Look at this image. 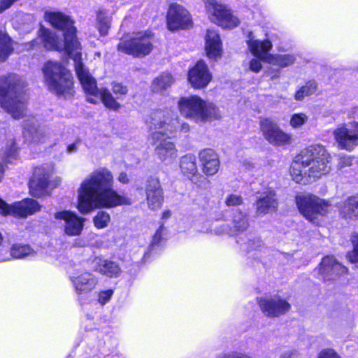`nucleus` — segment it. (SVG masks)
<instances>
[{
  "instance_id": "f257e3e1",
  "label": "nucleus",
  "mask_w": 358,
  "mask_h": 358,
  "mask_svg": "<svg viewBox=\"0 0 358 358\" xmlns=\"http://www.w3.org/2000/svg\"><path fill=\"white\" fill-rule=\"evenodd\" d=\"M45 19L52 27L63 31L64 41L59 40L50 30L42 28L39 31V38L24 44V50H29L34 48L38 41L42 42L43 46L48 50L58 51L64 50L74 62L76 73L86 94L87 101L93 104H97L101 101L106 108L117 110L120 108V104L108 90L97 87L96 80L81 62V46L76 37V29L73 26V21L69 16L59 12H46Z\"/></svg>"
},
{
  "instance_id": "f03ea898",
  "label": "nucleus",
  "mask_w": 358,
  "mask_h": 358,
  "mask_svg": "<svg viewBox=\"0 0 358 358\" xmlns=\"http://www.w3.org/2000/svg\"><path fill=\"white\" fill-rule=\"evenodd\" d=\"M114 182L113 175L107 168L100 167L91 172L77 190L80 213L88 214L96 209L131 205V199L119 194L114 189Z\"/></svg>"
},
{
  "instance_id": "7ed1b4c3",
  "label": "nucleus",
  "mask_w": 358,
  "mask_h": 358,
  "mask_svg": "<svg viewBox=\"0 0 358 358\" xmlns=\"http://www.w3.org/2000/svg\"><path fill=\"white\" fill-rule=\"evenodd\" d=\"M331 169V156L321 145H313L297 155L290 166V175L297 183L305 184L308 178H319Z\"/></svg>"
},
{
  "instance_id": "20e7f679",
  "label": "nucleus",
  "mask_w": 358,
  "mask_h": 358,
  "mask_svg": "<svg viewBox=\"0 0 358 358\" xmlns=\"http://www.w3.org/2000/svg\"><path fill=\"white\" fill-rule=\"evenodd\" d=\"M25 87V82L17 75L0 78L1 106L15 119L22 117L26 111Z\"/></svg>"
},
{
  "instance_id": "39448f33",
  "label": "nucleus",
  "mask_w": 358,
  "mask_h": 358,
  "mask_svg": "<svg viewBox=\"0 0 358 358\" xmlns=\"http://www.w3.org/2000/svg\"><path fill=\"white\" fill-rule=\"evenodd\" d=\"M180 113L196 123H203L221 117L219 108L212 102L196 95L182 97L178 101Z\"/></svg>"
},
{
  "instance_id": "423d86ee",
  "label": "nucleus",
  "mask_w": 358,
  "mask_h": 358,
  "mask_svg": "<svg viewBox=\"0 0 358 358\" xmlns=\"http://www.w3.org/2000/svg\"><path fill=\"white\" fill-rule=\"evenodd\" d=\"M43 72L49 90L64 98L71 97L74 94L71 73L59 63L48 62Z\"/></svg>"
},
{
  "instance_id": "0eeeda50",
  "label": "nucleus",
  "mask_w": 358,
  "mask_h": 358,
  "mask_svg": "<svg viewBox=\"0 0 358 358\" xmlns=\"http://www.w3.org/2000/svg\"><path fill=\"white\" fill-rule=\"evenodd\" d=\"M147 123L153 131L154 139L158 140L159 133H163L166 138L176 136L177 131L187 133L189 126L187 123L180 124L178 115L171 109L159 110L152 113Z\"/></svg>"
},
{
  "instance_id": "6e6552de",
  "label": "nucleus",
  "mask_w": 358,
  "mask_h": 358,
  "mask_svg": "<svg viewBox=\"0 0 358 358\" xmlns=\"http://www.w3.org/2000/svg\"><path fill=\"white\" fill-rule=\"evenodd\" d=\"M246 42L249 51L253 55L264 59L271 65L285 68L293 64L296 60V56L292 54L268 55L273 47L272 43L268 39H257L252 33L249 34Z\"/></svg>"
},
{
  "instance_id": "1a4fd4ad",
  "label": "nucleus",
  "mask_w": 358,
  "mask_h": 358,
  "mask_svg": "<svg viewBox=\"0 0 358 358\" xmlns=\"http://www.w3.org/2000/svg\"><path fill=\"white\" fill-rule=\"evenodd\" d=\"M296 203L299 212L313 223H317L320 217L326 215L333 208L330 201L311 194L297 195Z\"/></svg>"
},
{
  "instance_id": "9d476101",
  "label": "nucleus",
  "mask_w": 358,
  "mask_h": 358,
  "mask_svg": "<svg viewBox=\"0 0 358 358\" xmlns=\"http://www.w3.org/2000/svg\"><path fill=\"white\" fill-rule=\"evenodd\" d=\"M53 174L54 167L51 164L36 167L29 183L30 194L37 197L49 194L61 182V178L53 177Z\"/></svg>"
},
{
  "instance_id": "9b49d317",
  "label": "nucleus",
  "mask_w": 358,
  "mask_h": 358,
  "mask_svg": "<svg viewBox=\"0 0 358 358\" xmlns=\"http://www.w3.org/2000/svg\"><path fill=\"white\" fill-rule=\"evenodd\" d=\"M152 34L150 31L134 32L128 39L120 41L117 45L118 51L136 57L149 55L152 50Z\"/></svg>"
},
{
  "instance_id": "f8f14e48",
  "label": "nucleus",
  "mask_w": 358,
  "mask_h": 358,
  "mask_svg": "<svg viewBox=\"0 0 358 358\" xmlns=\"http://www.w3.org/2000/svg\"><path fill=\"white\" fill-rule=\"evenodd\" d=\"M205 9L211 22L224 29H234L240 20L225 5L216 0H205Z\"/></svg>"
},
{
  "instance_id": "ddd939ff",
  "label": "nucleus",
  "mask_w": 358,
  "mask_h": 358,
  "mask_svg": "<svg viewBox=\"0 0 358 358\" xmlns=\"http://www.w3.org/2000/svg\"><path fill=\"white\" fill-rule=\"evenodd\" d=\"M55 224L60 228L64 234L69 236H78L84 229L85 219L76 212L61 210L53 215Z\"/></svg>"
},
{
  "instance_id": "4468645a",
  "label": "nucleus",
  "mask_w": 358,
  "mask_h": 358,
  "mask_svg": "<svg viewBox=\"0 0 358 358\" xmlns=\"http://www.w3.org/2000/svg\"><path fill=\"white\" fill-rule=\"evenodd\" d=\"M333 134L341 149L352 151L358 145V122L341 124L334 131Z\"/></svg>"
},
{
  "instance_id": "2eb2a0df",
  "label": "nucleus",
  "mask_w": 358,
  "mask_h": 358,
  "mask_svg": "<svg viewBox=\"0 0 358 358\" xmlns=\"http://www.w3.org/2000/svg\"><path fill=\"white\" fill-rule=\"evenodd\" d=\"M41 206L35 200L26 199L9 206L0 199V214L14 217H27L40 211Z\"/></svg>"
},
{
  "instance_id": "dca6fc26",
  "label": "nucleus",
  "mask_w": 358,
  "mask_h": 358,
  "mask_svg": "<svg viewBox=\"0 0 358 358\" xmlns=\"http://www.w3.org/2000/svg\"><path fill=\"white\" fill-rule=\"evenodd\" d=\"M259 125L264 137L269 143L282 146L291 143L292 136L280 129L273 120L263 118L260 120Z\"/></svg>"
},
{
  "instance_id": "f3484780",
  "label": "nucleus",
  "mask_w": 358,
  "mask_h": 358,
  "mask_svg": "<svg viewBox=\"0 0 358 358\" xmlns=\"http://www.w3.org/2000/svg\"><path fill=\"white\" fill-rule=\"evenodd\" d=\"M258 304L262 313L270 317L285 315L291 308L290 304L278 295L261 298L258 300Z\"/></svg>"
},
{
  "instance_id": "a211bd4d",
  "label": "nucleus",
  "mask_w": 358,
  "mask_h": 358,
  "mask_svg": "<svg viewBox=\"0 0 358 358\" xmlns=\"http://www.w3.org/2000/svg\"><path fill=\"white\" fill-rule=\"evenodd\" d=\"M192 24V18L188 10L178 3L170 5L167 13V27L169 30L185 29Z\"/></svg>"
},
{
  "instance_id": "6ab92c4d",
  "label": "nucleus",
  "mask_w": 358,
  "mask_h": 358,
  "mask_svg": "<svg viewBox=\"0 0 358 358\" xmlns=\"http://www.w3.org/2000/svg\"><path fill=\"white\" fill-rule=\"evenodd\" d=\"M166 137L163 133H159L158 140L154 139L153 132L152 133V139L153 143L156 144L155 153L157 158L165 164H171L177 157L178 150L175 144L164 139Z\"/></svg>"
},
{
  "instance_id": "aec40b11",
  "label": "nucleus",
  "mask_w": 358,
  "mask_h": 358,
  "mask_svg": "<svg viewBox=\"0 0 358 358\" xmlns=\"http://www.w3.org/2000/svg\"><path fill=\"white\" fill-rule=\"evenodd\" d=\"M212 79L206 64L203 61H199L192 69L189 70L188 81L192 87L201 89L206 87Z\"/></svg>"
},
{
  "instance_id": "412c9836",
  "label": "nucleus",
  "mask_w": 358,
  "mask_h": 358,
  "mask_svg": "<svg viewBox=\"0 0 358 358\" xmlns=\"http://www.w3.org/2000/svg\"><path fill=\"white\" fill-rule=\"evenodd\" d=\"M23 135L28 141L43 144L49 139L50 132L48 128L40 127L34 120H31L25 122Z\"/></svg>"
},
{
  "instance_id": "4be33fe9",
  "label": "nucleus",
  "mask_w": 358,
  "mask_h": 358,
  "mask_svg": "<svg viewBox=\"0 0 358 358\" xmlns=\"http://www.w3.org/2000/svg\"><path fill=\"white\" fill-rule=\"evenodd\" d=\"M346 272L347 268L332 256L324 257L319 266V274L324 280H333Z\"/></svg>"
},
{
  "instance_id": "5701e85b",
  "label": "nucleus",
  "mask_w": 358,
  "mask_h": 358,
  "mask_svg": "<svg viewBox=\"0 0 358 358\" xmlns=\"http://www.w3.org/2000/svg\"><path fill=\"white\" fill-rule=\"evenodd\" d=\"M145 190L149 208L153 210L160 208L164 201V196L159 180L155 178H150Z\"/></svg>"
},
{
  "instance_id": "b1692460",
  "label": "nucleus",
  "mask_w": 358,
  "mask_h": 358,
  "mask_svg": "<svg viewBox=\"0 0 358 358\" xmlns=\"http://www.w3.org/2000/svg\"><path fill=\"white\" fill-rule=\"evenodd\" d=\"M71 281L77 294H86L95 288L98 278L90 272H78L71 277Z\"/></svg>"
},
{
  "instance_id": "393cba45",
  "label": "nucleus",
  "mask_w": 358,
  "mask_h": 358,
  "mask_svg": "<svg viewBox=\"0 0 358 358\" xmlns=\"http://www.w3.org/2000/svg\"><path fill=\"white\" fill-rule=\"evenodd\" d=\"M203 172L208 176H214L220 168V160L217 154L212 149L207 148L199 154Z\"/></svg>"
},
{
  "instance_id": "a878e982",
  "label": "nucleus",
  "mask_w": 358,
  "mask_h": 358,
  "mask_svg": "<svg viewBox=\"0 0 358 358\" xmlns=\"http://www.w3.org/2000/svg\"><path fill=\"white\" fill-rule=\"evenodd\" d=\"M205 50L208 58L217 59L222 55V41L219 34L213 29H208L205 37Z\"/></svg>"
},
{
  "instance_id": "bb28decb",
  "label": "nucleus",
  "mask_w": 358,
  "mask_h": 358,
  "mask_svg": "<svg viewBox=\"0 0 358 358\" xmlns=\"http://www.w3.org/2000/svg\"><path fill=\"white\" fill-rule=\"evenodd\" d=\"M92 267L95 271L110 278L118 277L122 271L117 263L100 257L94 259Z\"/></svg>"
},
{
  "instance_id": "cd10ccee",
  "label": "nucleus",
  "mask_w": 358,
  "mask_h": 358,
  "mask_svg": "<svg viewBox=\"0 0 358 358\" xmlns=\"http://www.w3.org/2000/svg\"><path fill=\"white\" fill-rule=\"evenodd\" d=\"M257 213L264 215L275 210L278 206V201L274 190L268 189L264 192L256 203Z\"/></svg>"
},
{
  "instance_id": "c85d7f7f",
  "label": "nucleus",
  "mask_w": 358,
  "mask_h": 358,
  "mask_svg": "<svg viewBox=\"0 0 358 358\" xmlns=\"http://www.w3.org/2000/svg\"><path fill=\"white\" fill-rule=\"evenodd\" d=\"M232 227L230 229H222L220 232H226L231 236L243 235V233L248 227V218L245 213L241 211H235L233 215Z\"/></svg>"
},
{
  "instance_id": "c756f323",
  "label": "nucleus",
  "mask_w": 358,
  "mask_h": 358,
  "mask_svg": "<svg viewBox=\"0 0 358 358\" xmlns=\"http://www.w3.org/2000/svg\"><path fill=\"white\" fill-rule=\"evenodd\" d=\"M180 168L184 176L193 180L197 173L196 159L193 155H186L180 158Z\"/></svg>"
},
{
  "instance_id": "7c9ffc66",
  "label": "nucleus",
  "mask_w": 358,
  "mask_h": 358,
  "mask_svg": "<svg viewBox=\"0 0 358 358\" xmlns=\"http://www.w3.org/2000/svg\"><path fill=\"white\" fill-rule=\"evenodd\" d=\"M2 159L8 164H13L18 159V148L13 140L6 142L1 152Z\"/></svg>"
},
{
  "instance_id": "2f4dec72",
  "label": "nucleus",
  "mask_w": 358,
  "mask_h": 358,
  "mask_svg": "<svg viewBox=\"0 0 358 358\" xmlns=\"http://www.w3.org/2000/svg\"><path fill=\"white\" fill-rule=\"evenodd\" d=\"M173 78L169 73H163L156 78L152 84L155 92L162 93L173 83Z\"/></svg>"
},
{
  "instance_id": "473e14b6",
  "label": "nucleus",
  "mask_w": 358,
  "mask_h": 358,
  "mask_svg": "<svg viewBox=\"0 0 358 358\" xmlns=\"http://www.w3.org/2000/svg\"><path fill=\"white\" fill-rule=\"evenodd\" d=\"M341 213L345 217H355L358 220V196L346 199L341 208Z\"/></svg>"
},
{
  "instance_id": "72a5a7b5",
  "label": "nucleus",
  "mask_w": 358,
  "mask_h": 358,
  "mask_svg": "<svg viewBox=\"0 0 358 358\" xmlns=\"http://www.w3.org/2000/svg\"><path fill=\"white\" fill-rule=\"evenodd\" d=\"M36 252L28 245L14 244L10 249V255L15 259L33 257Z\"/></svg>"
},
{
  "instance_id": "f704fd0d",
  "label": "nucleus",
  "mask_w": 358,
  "mask_h": 358,
  "mask_svg": "<svg viewBox=\"0 0 358 358\" xmlns=\"http://www.w3.org/2000/svg\"><path fill=\"white\" fill-rule=\"evenodd\" d=\"M13 49L10 37L4 33L0 32V62L5 61L8 57Z\"/></svg>"
},
{
  "instance_id": "c9c22d12",
  "label": "nucleus",
  "mask_w": 358,
  "mask_h": 358,
  "mask_svg": "<svg viewBox=\"0 0 358 358\" xmlns=\"http://www.w3.org/2000/svg\"><path fill=\"white\" fill-rule=\"evenodd\" d=\"M317 90V83L314 80H310L305 85L301 87L295 93L294 99L296 101H302L306 96L314 94Z\"/></svg>"
},
{
  "instance_id": "e433bc0d",
  "label": "nucleus",
  "mask_w": 358,
  "mask_h": 358,
  "mask_svg": "<svg viewBox=\"0 0 358 358\" xmlns=\"http://www.w3.org/2000/svg\"><path fill=\"white\" fill-rule=\"evenodd\" d=\"M110 221V215L106 211H99L93 218V223L96 228L101 229L108 227Z\"/></svg>"
},
{
  "instance_id": "4c0bfd02",
  "label": "nucleus",
  "mask_w": 358,
  "mask_h": 358,
  "mask_svg": "<svg viewBox=\"0 0 358 358\" xmlns=\"http://www.w3.org/2000/svg\"><path fill=\"white\" fill-rule=\"evenodd\" d=\"M352 250L348 252L347 257L352 263H358V233H353L350 237Z\"/></svg>"
},
{
  "instance_id": "58836bf2",
  "label": "nucleus",
  "mask_w": 358,
  "mask_h": 358,
  "mask_svg": "<svg viewBox=\"0 0 358 358\" xmlns=\"http://www.w3.org/2000/svg\"><path fill=\"white\" fill-rule=\"evenodd\" d=\"M242 237H239L237 240V243L241 245L242 250L250 252L252 250H258L263 245V243L259 238L257 239H248L247 243H243Z\"/></svg>"
},
{
  "instance_id": "ea45409f",
  "label": "nucleus",
  "mask_w": 358,
  "mask_h": 358,
  "mask_svg": "<svg viewBox=\"0 0 358 358\" xmlns=\"http://www.w3.org/2000/svg\"><path fill=\"white\" fill-rule=\"evenodd\" d=\"M308 120V116L304 113L294 114L289 121L290 126L294 129L301 127Z\"/></svg>"
},
{
  "instance_id": "a19ab883",
  "label": "nucleus",
  "mask_w": 358,
  "mask_h": 358,
  "mask_svg": "<svg viewBox=\"0 0 358 358\" xmlns=\"http://www.w3.org/2000/svg\"><path fill=\"white\" fill-rule=\"evenodd\" d=\"M98 20V29L101 35H106L108 33V30L110 27V20L108 17H105L101 13H99L97 16Z\"/></svg>"
},
{
  "instance_id": "79ce46f5",
  "label": "nucleus",
  "mask_w": 358,
  "mask_h": 358,
  "mask_svg": "<svg viewBox=\"0 0 358 358\" xmlns=\"http://www.w3.org/2000/svg\"><path fill=\"white\" fill-rule=\"evenodd\" d=\"M112 91L114 94L117 96V99H120L122 96L125 95L127 93V88L119 83H112Z\"/></svg>"
},
{
  "instance_id": "37998d69",
  "label": "nucleus",
  "mask_w": 358,
  "mask_h": 358,
  "mask_svg": "<svg viewBox=\"0 0 358 358\" xmlns=\"http://www.w3.org/2000/svg\"><path fill=\"white\" fill-rule=\"evenodd\" d=\"M255 57L252 58L249 62V69L255 73H258L260 71V70L262 68V64L261 61H264V59H262V58H259L257 56L254 55Z\"/></svg>"
},
{
  "instance_id": "c03bdc74",
  "label": "nucleus",
  "mask_w": 358,
  "mask_h": 358,
  "mask_svg": "<svg viewBox=\"0 0 358 358\" xmlns=\"http://www.w3.org/2000/svg\"><path fill=\"white\" fill-rule=\"evenodd\" d=\"M113 294V291L112 289H108L106 291L100 292L98 298L99 303L102 306L105 305L107 302L110 301Z\"/></svg>"
},
{
  "instance_id": "a18cd8bd",
  "label": "nucleus",
  "mask_w": 358,
  "mask_h": 358,
  "mask_svg": "<svg viewBox=\"0 0 358 358\" xmlns=\"http://www.w3.org/2000/svg\"><path fill=\"white\" fill-rule=\"evenodd\" d=\"M243 199L241 196L236 194H230L225 199V203L227 206H235L242 203Z\"/></svg>"
},
{
  "instance_id": "49530a36",
  "label": "nucleus",
  "mask_w": 358,
  "mask_h": 358,
  "mask_svg": "<svg viewBox=\"0 0 358 358\" xmlns=\"http://www.w3.org/2000/svg\"><path fill=\"white\" fill-rule=\"evenodd\" d=\"M317 358H341V356L333 349L322 350L318 355Z\"/></svg>"
},
{
  "instance_id": "de8ad7c7",
  "label": "nucleus",
  "mask_w": 358,
  "mask_h": 358,
  "mask_svg": "<svg viewBox=\"0 0 358 358\" xmlns=\"http://www.w3.org/2000/svg\"><path fill=\"white\" fill-rule=\"evenodd\" d=\"M164 227L162 225L160 226L159 228L155 232V235L152 236V241L150 243L151 247H154L155 245H158L161 242V241L162 239L163 234H164Z\"/></svg>"
},
{
  "instance_id": "09e8293b",
  "label": "nucleus",
  "mask_w": 358,
  "mask_h": 358,
  "mask_svg": "<svg viewBox=\"0 0 358 358\" xmlns=\"http://www.w3.org/2000/svg\"><path fill=\"white\" fill-rule=\"evenodd\" d=\"M80 145V141H76L67 146L66 152L68 154H73L78 151Z\"/></svg>"
},
{
  "instance_id": "8fccbe9b",
  "label": "nucleus",
  "mask_w": 358,
  "mask_h": 358,
  "mask_svg": "<svg viewBox=\"0 0 358 358\" xmlns=\"http://www.w3.org/2000/svg\"><path fill=\"white\" fill-rule=\"evenodd\" d=\"M117 180L120 182L121 183H123V184H127L129 182V179L128 178V176L126 173L124 172H121L118 177H117Z\"/></svg>"
},
{
  "instance_id": "3c124183",
  "label": "nucleus",
  "mask_w": 358,
  "mask_h": 358,
  "mask_svg": "<svg viewBox=\"0 0 358 358\" xmlns=\"http://www.w3.org/2000/svg\"><path fill=\"white\" fill-rule=\"evenodd\" d=\"M352 160L350 157H343V159H341V162H340L341 166L345 167V166H350L352 164Z\"/></svg>"
},
{
  "instance_id": "603ef678",
  "label": "nucleus",
  "mask_w": 358,
  "mask_h": 358,
  "mask_svg": "<svg viewBox=\"0 0 358 358\" xmlns=\"http://www.w3.org/2000/svg\"><path fill=\"white\" fill-rule=\"evenodd\" d=\"M234 358H251L249 355L242 353H232Z\"/></svg>"
},
{
  "instance_id": "864d4df0",
  "label": "nucleus",
  "mask_w": 358,
  "mask_h": 358,
  "mask_svg": "<svg viewBox=\"0 0 358 358\" xmlns=\"http://www.w3.org/2000/svg\"><path fill=\"white\" fill-rule=\"evenodd\" d=\"M171 212L169 210H166L163 212V213L162 215V219L167 220L168 218H169L171 217Z\"/></svg>"
},
{
  "instance_id": "5fc2aeb1",
  "label": "nucleus",
  "mask_w": 358,
  "mask_h": 358,
  "mask_svg": "<svg viewBox=\"0 0 358 358\" xmlns=\"http://www.w3.org/2000/svg\"><path fill=\"white\" fill-rule=\"evenodd\" d=\"M219 358H234V355H232V353L224 354V355L220 356Z\"/></svg>"
},
{
  "instance_id": "6e6d98bb",
  "label": "nucleus",
  "mask_w": 358,
  "mask_h": 358,
  "mask_svg": "<svg viewBox=\"0 0 358 358\" xmlns=\"http://www.w3.org/2000/svg\"><path fill=\"white\" fill-rule=\"evenodd\" d=\"M280 358H290V355L287 353H285L282 355V356Z\"/></svg>"
},
{
  "instance_id": "4d7b16f0",
  "label": "nucleus",
  "mask_w": 358,
  "mask_h": 358,
  "mask_svg": "<svg viewBox=\"0 0 358 358\" xmlns=\"http://www.w3.org/2000/svg\"><path fill=\"white\" fill-rule=\"evenodd\" d=\"M3 241V237L2 234L0 232V245L1 244Z\"/></svg>"
},
{
  "instance_id": "13d9d810",
  "label": "nucleus",
  "mask_w": 358,
  "mask_h": 358,
  "mask_svg": "<svg viewBox=\"0 0 358 358\" xmlns=\"http://www.w3.org/2000/svg\"><path fill=\"white\" fill-rule=\"evenodd\" d=\"M278 76L277 74L271 76L272 78H278Z\"/></svg>"
}]
</instances>
